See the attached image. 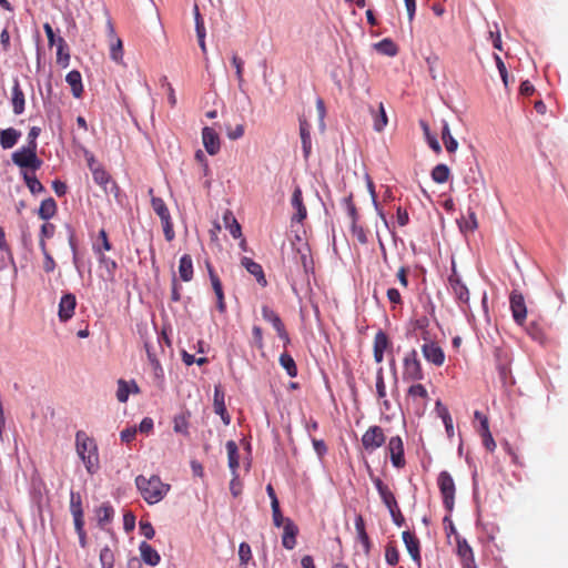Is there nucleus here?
Instances as JSON below:
<instances>
[{
	"instance_id": "15",
	"label": "nucleus",
	"mask_w": 568,
	"mask_h": 568,
	"mask_svg": "<svg viewBox=\"0 0 568 568\" xmlns=\"http://www.w3.org/2000/svg\"><path fill=\"white\" fill-rule=\"evenodd\" d=\"M206 266H207L211 285H212V288L216 296V307L220 313H225L226 304H225V300H224L222 282H221L220 277L217 276V274L215 273L212 265L210 263H206Z\"/></svg>"
},
{
	"instance_id": "16",
	"label": "nucleus",
	"mask_w": 568,
	"mask_h": 568,
	"mask_svg": "<svg viewBox=\"0 0 568 568\" xmlns=\"http://www.w3.org/2000/svg\"><path fill=\"white\" fill-rule=\"evenodd\" d=\"M77 306L75 295L72 293L64 294L59 303V312L58 316L61 322L69 321L73 314Z\"/></svg>"
},
{
	"instance_id": "24",
	"label": "nucleus",
	"mask_w": 568,
	"mask_h": 568,
	"mask_svg": "<svg viewBox=\"0 0 568 568\" xmlns=\"http://www.w3.org/2000/svg\"><path fill=\"white\" fill-rule=\"evenodd\" d=\"M300 135L304 158L307 159L312 151L311 124L305 118H300Z\"/></svg>"
},
{
	"instance_id": "21",
	"label": "nucleus",
	"mask_w": 568,
	"mask_h": 568,
	"mask_svg": "<svg viewBox=\"0 0 568 568\" xmlns=\"http://www.w3.org/2000/svg\"><path fill=\"white\" fill-rule=\"evenodd\" d=\"M298 528L291 518H286L283 526L282 545L285 549H293L296 546Z\"/></svg>"
},
{
	"instance_id": "50",
	"label": "nucleus",
	"mask_w": 568,
	"mask_h": 568,
	"mask_svg": "<svg viewBox=\"0 0 568 568\" xmlns=\"http://www.w3.org/2000/svg\"><path fill=\"white\" fill-rule=\"evenodd\" d=\"M271 507H272V515H273V524H274V526L275 527L284 526L286 518H284L283 515H282V511H281V508H280V503L278 501L272 503Z\"/></svg>"
},
{
	"instance_id": "53",
	"label": "nucleus",
	"mask_w": 568,
	"mask_h": 568,
	"mask_svg": "<svg viewBox=\"0 0 568 568\" xmlns=\"http://www.w3.org/2000/svg\"><path fill=\"white\" fill-rule=\"evenodd\" d=\"M239 557L242 565H246L252 558L251 547L246 542H241L239 547Z\"/></svg>"
},
{
	"instance_id": "33",
	"label": "nucleus",
	"mask_w": 568,
	"mask_h": 568,
	"mask_svg": "<svg viewBox=\"0 0 568 568\" xmlns=\"http://www.w3.org/2000/svg\"><path fill=\"white\" fill-rule=\"evenodd\" d=\"M93 164L94 161L91 159V161H89V166L91 169L94 182L101 185L103 189H106V184L110 182V174L100 165L94 166Z\"/></svg>"
},
{
	"instance_id": "25",
	"label": "nucleus",
	"mask_w": 568,
	"mask_h": 568,
	"mask_svg": "<svg viewBox=\"0 0 568 568\" xmlns=\"http://www.w3.org/2000/svg\"><path fill=\"white\" fill-rule=\"evenodd\" d=\"M214 412L221 416L225 425L231 423V416L229 415L224 403V392L220 386H216L214 389Z\"/></svg>"
},
{
	"instance_id": "11",
	"label": "nucleus",
	"mask_w": 568,
	"mask_h": 568,
	"mask_svg": "<svg viewBox=\"0 0 568 568\" xmlns=\"http://www.w3.org/2000/svg\"><path fill=\"white\" fill-rule=\"evenodd\" d=\"M509 303L514 321L521 326L527 317V307L523 294L514 290L510 293Z\"/></svg>"
},
{
	"instance_id": "47",
	"label": "nucleus",
	"mask_w": 568,
	"mask_h": 568,
	"mask_svg": "<svg viewBox=\"0 0 568 568\" xmlns=\"http://www.w3.org/2000/svg\"><path fill=\"white\" fill-rule=\"evenodd\" d=\"M389 346H390V342H389L387 334L383 331H378L374 337L373 348L377 349V351L385 352Z\"/></svg>"
},
{
	"instance_id": "18",
	"label": "nucleus",
	"mask_w": 568,
	"mask_h": 568,
	"mask_svg": "<svg viewBox=\"0 0 568 568\" xmlns=\"http://www.w3.org/2000/svg\"><path fill=\"white\" fill-rule=\"evenodd\" d=\"M241 265L255 277L256 282L262 286H267V280L264 274L263 267L261 264L256 263L252 258L247 256H243L241 260Z\"/></svg>"
},
{
	"instance_id": "8",
	"label": "nucleus",
	"mask_w": 568,
	"mask_h": 568,
	"mask_svg": "<svg viewBox=\"0 0 568 568\" xmlns=\"http://www.w3.org/2000/svg\"><path fill=\"white\" fill-rule=\"evenodd\" d=\"M12 161L20 168H31L32 170H38L42 161L37 156V149L33 145H27L16 151L12 154Z\"/></svg>"
},
{
	"instance_id": "5",
	"label": "nucleus",
	"mask_w": 568,
	"mask_h": 568,
	"mask_svg": "<svg viewBox=\"0 0 568 568\" xmlns=\"http://www.w3.org/2000/svg\"><path fill=\"white\" fill-rule=\"evenodd\" d=\"M437 485L443 497V504L448 511H452L455 505L456 486L453 477L446 470L439 473Z\"/></svg>"
},
{
	"instance_id": "29",
	"label": "nucleus",
	"mask_w": 568,
	"mask_h": 568,
	"mask_svg": "<svg viewBox=\"0 0 568 568\" xmlns=\"http://www.w3.org/2000/svg\"><path fill=\"white\" fill-rule=\"evenodd\" d=\"M95 516L99 527L104 528L113 519L114 509L109 503H103L99 508H97Z\"/></svg>"
},
{
	"instance_id": "35",
	"label": "nucleus",
	"mask_w": 568,
	"mask_h": 568,
	"mask_svg": "<svg viewBox=\"0 0 568 568\" xmlns=\"http://www.w3.org/2000/svg\"><path fill=\"white\" fill-rule=\"evenodd\" d=\"M20 132L16 129L9 128L0 133V143L3 149H11L19 140Z\"/></svg>"
},
{
	"instance_id": "51",
	"label": "nucleus",
	"mask_w": 568,
	"mask_h": 568,
	"mask_svg": "<svg viewBox=\"0 0 568 568\" xmlns=\"http://www.w3.org/2000/svg\"><path fill=\"white\" fill-rule=\"evenodd\" d=\"M494 59H495V62H496V67L499 71V74H500V78L504 82V85L506 88H508L509 85V78H508V71H507V68L504 63V61L501 60V58L498 55V54H494Z\"/></svg>"
},
{
	"instance_id": "61",
	"label": "nucleus",
	"mask_w": 568,
	"mask_h": 568,
	"mask_svg": "<svg viewBox=\"0 0 568 568\" xmlns=\"http://www.w3.org/2000/svg\"><path fill=\"white\" fill-rule=\"evenodd\" d=\"M187 426V419L185 416L180 415L174 417V430L176 433L186 434Z\"/></svg>"
},
{
	"instance_id": "40",
	"label": "nucleus",
	"mask_w": 568,
	"mask_h": 568,
	"mask_svg": "<svg viewBox=\"0 0 568 568\" xmlns=\"http://www.w3.org/2000/svg\"><path fill=\"white\" fill-rule=\"evenodd\" d=\"M450 175V170L446 164H437L432 170V179L434 182L438 184H443L448 181Z\"/></svg>"
},
{
	"instance_id": "14",
	"label": "nucleus",
	"mask_w": 568,
	"mask_h": 568,
	"mask_svg": "<svg viewBox=\"0 0 568 568\" xmlns=\"http://www.w3.org/2000/svg\"><path fill=\"white\" fill-rule=\"evenodd\" d=\"M371 478L385 507L389 510L398 506L397 499L390 487L379 477L372 476Z\"/></svg>"
},
{
	"instance_id": "13",
	"label": "nucleus",
	"mask_w": 568,
	"mask_h": 568,
	"mask_svg": "<svg viewBox=\"0 0 568 568\" xmlns=\"http://www.w3.org/2000/svg\"><path fill=\"white\" fill-rule=\"evenodd\" d=\"M424 358L435 366H442L445 363V353L436 342H428L422 345Z\"/></svg>"
},
{
	"instance_id": "41",
	"label": "nucleus",
	"mask_w": 568,
	"mask_h": 568,
	"mask_svg": "<svg viewBox=\"0 0 568 568\" xmlns=\"http://www.w3.org/2000/svg\"><path fill=\"white\" fill-rule=\"evenodd\" d=\"M375 49L385 55L395 57L398 52L397 45L390 39H383L375 44Z\"/></svg>"
},
{
	"instance_id": "62",
	"label": "nucleus",
	"mask_w": 568,
	"mask_h": 568,
	"mask_svg": "<svg viewBox=\"0 0 568 568\" xmlns=\"http://www.w3.org/2000/svg\"><path fill=\"white\" fill-rule=\"evenodd\" d=\"M352 233L361 244L367 242L366 232L362 226L357 225V222L352 223Z\"/></svg>"
},
{
	"instance_id": "56",
	"label": "nucleus",
	"mask_w": 568,
	"mask_h": 568,
	"mask_svg": "<svg viewBox=\"0 0 568 568\" xmlns=\"http://www.w3.org/2000/svg\"><path fill=\"white\" fill-rule=\"evenodd\" d=\"M94 244H98L102 248L103 253L104 251L112 250V244L110 243L108 234L104 229L99 231L98 240Z\"/></svg>"
},
{
	"instance_id": "63",
	"label": "nucleus",
	"mask_w": 568,
	"mask_h": 568,
	"mask_svg": "<svg viewBox=\"0 0 568 568\" xmlns=\"http://www.w3.org/2000/svg\"><path fill=\"white\" fill-rule=\"evenodd\" d=\"M230 491L233 495V497H237L242 494V483L239 480L237 473L233 475V478L230 483Z\"/></svg>"
},
{
	"instance_id": "2",
	"label": "nucleus",
	"mask_w": 568,
	"mask_h": 568,
	"mask_svg": "<svg viewBox=\"0 0 568 568\" xmlns=\"http://www.w3.org/2000/svg\"><path fill=\"white\" fill-rule=\"evenodd\" d=\"M77 453L85 465L89 474L93 475L100 468L98 445L95 440L89 437L83 430L75 434Z\"/></svg>"
},
{
	"instance_id": "3",
	"label": "nucleus",
	"mask_w": 568,
	"mask_h": 568,
	"mask_svg": "<svg viewBox=\"0 0 568 568\" xmlns=\"http://www.w3.org/2000/svg\"><path fill=\"white\" fill-rule=\"evenodd\" d=\"M149 195L151 196V206L161 220L165 240L168 242L173 241L175 232L172 217L165 202L161 197L154 195L153 189L149 190Z\"/></svg>"
},
{
	"instance_id": "26",
	"label": "nucleus",
	"mask_w": 568,
	"mask_h": 568,
	"mask_svg": "<svg viewBox=\"0 0 568 568\" xmlns=\"http://www.w3.org/2000/svg\"><path fill=\"white\" fill-rule=\"evenodd\" d=\"M11 103H12L14 114L19 115V114L23 113L24 105H26V99H24V93L20 87L18 79H16L13 82Z\"/></svg>"
},
{
	"instance_id": "10",
	"label": "nucleus",
	"mask_w": 568,
	"mask_h": 568,
	"mask_svg": "<svg viewBox=\"0 0 568 568\" xmlns=\"http://www.w3.org/2000/svg\"><path fill=\"white\" fill-rule=\"evenodd\" d=\"M448 284L456 300L462 304H468L469 291L457 273L455 264H453L452 273L448 277Z\"/></svg>"
},
{
	"instance_id": "9",
	"label": "nucleus",
	"mask_w": 568,
	"mask_h": 568,
	"mask_svg": "<svg viewBox=\"0 0 568 568\" xmlns=\"http://www.w3.org/2000/svg\"><path fill=\"white\" fill-rule=\"evenodd\" d=\"M386 442V436L381 426H369L362 436V445L368 453L382 447Z\"/></svg>"
},
{
	"instance_id": "6",
	"label": "nucleus",
	"mask_w": 568,
	"mask_h": 568,
	"mask_svg": "<svg viewBox=\"0 0 568 568\" xmlns=\"http://www.w3.org/2000/svg\"><path fill=\"white\" fill-rule=\"evenodd\" d=\"M70 511L73 516L74 528L79 535L82 546L85 545V531L81 495L75 491L70 494Z\"/></svg>"
},
{
	"instance_id": "55",
	"label": "nucleus",
	"mask_w": 568,
	"mask_h": 568,
	"mask_svg": "<svg viewBox=\"0 0 568 568\" xmlns=\"http://www.w3.org/2000/svg\"><path fill=\"white\" fill-rule=\"evenodd\" d=\"M252 344L258 349H262L264 347L263 331L257 325H254L252 328Z\"/></svg>"
},
{
	"instance_id": "19",
	"label": "nucleus",
	"mask_w": 568,
	"mask_h": 568,
	"mask_svg": "<svg viewBox=\"0 0 568 568\" xmlns=\"http://www.w3.org/2000/svg\"><path fill=\"white\" fill-rule=\"evenodd\" d=\"M291 204L296 213L292 216V221L303 222L307 216V210L303 202V194L300 186H296L292 194Z\"/></svg>"
},
{
	"instance_id": "27",
	"label": "nucleus",
	"mask_w": 568,
	"mask_h": 568,
	"mask_svg": "<svg viewBox=\"0 0 568 568\" xmlns=\"http://www.w3.org/2000/svg\"><path fill=\"white\" fill-rule=\"evenodd\" d=\"M140 555L142 560L150 565L156 566L161 561V557L159 552L146 541H142L139 546Z\"/></svg>"
},
{
	"instance_id": "58",
	"label": "nucleus",
	"mask_w": 568,
	"mask_h": 568,
	"mask_svg": "<svg viewBox=\"0 0 568 568\" xmlns=\"http://www.w3.org/2000/svg\"><path fill=\"white\" fill-rule=\"evenodd\" d=\"M271 324L273 325L274 329L276 331V333L281 339H284L285 342L290 341L285 325L283 324L280 316Z\"/></svg>"
},
{
	"instance_id": "34",
	"label": "nucleus",
	"mask_w": 568,
	"mask_h": 568,
	"mask_svg": "<svg viewBox=\"0 0 568 568\" xmlns=\"http://www.w3.org/2000/svg\"><path fill=\"white\" fill-rule=\"evenodd\" d=\"M55 213H57V203H55L54 199L48 197L41 202L38 214L42 220L48 221L51 217H53L55 215Z\"/></svg>"
},
{
	"instance_id": "7",
	"label": "nucleus",
	"mask_w": 568,
	"mask_h": 568,
	"mask_svg": "<svg viewBox=\"0 0 568 568\" xmlns=\"http://www.w3.org/2000/svg\"><path fill=\"white\" fill-rule=\"evenodd\" d=\"M407 400L413 405L415 414L420 416L428 406V392L424 385L413 384L407 390Z\"/></svg>"
},
{
	"instance_id": "52",
	"label": "nucleus",
	"mask_w": 568,
	"mask_h": 568,
	"mask_svg": "<svg viewBox=\"0 0 568 568\" xmlns=\"http://www.w3.org/2000/svg\"><path fill=\"white\" fill-rule=\"evenodd\" d=\"M232 64L235 68L236 78H237L239 84L241 87L242 83L244 82V78H243L244 61L237 54H233Z\"/></svg>"
},
{
	"instance_id": "49",
	"label": "nucleus",
	"mask_w": 568,
	"mask_h": 568,
	"mask_svg": "<svg viewBox=\"0 0 568 568\" xmlns=\"http://www.w3.org/2000/svg\"><path fill=\"white\" fill-rule=\"evenodd\" d=\"M194 20H195V30L197 38H205V27L203 18L200 13L197 4L194 6Z\"/></svg>"
},
{
	"instance_id": "30",
	"label": "nucleus",
	"mask_w": 568,
	"mask_h": 568,
	"mask_svg": "<svg viewBox=\"0 0 568 568\" xmlns=\"http://www.w3.org/2000/svg\"><path fill=\"white\" fill-rule=\"evenodd\" d=\"M67 83L71 87V91L74 98H81L83 93L82 77L77 70L70 71L65 77Z\"/></svg>"
},
{
	"instance_id": "23",
	"label": "nucleus",
	"mask_w": 568,
	"mask_h": 568,
	"mask_svg": "<svg viewBox=\"0 0 568 568\" xmlns=\"http://www.w3.org/2000/svg\"><path fill=\"white\" fill-rule=\"evenodd\" d=\"M403 541L405 544V547L412 557V559L417 564L420 565L422 557H420V550H419V540L418 538L412 534L410 531H403L402 534Z\"/></svg>"
},
{
	"instance_id": "54",
	"label": "nucleus",
	"mask_w": 568,
	"mask_h": 568,
	"mask_svg": "<svg viewBox=\"0 0 568 568\" xmlns=\"http://www.w3.org/2000/svg\"><path fill=\"white\" fill-rule=\"evenodd\" d=\"M111 59L115 62H121L123 58V45L120 39H116L115 43L111 45L110 52Z\"/></svg>"
},
{
	"instance_id": "44",
	"label": "nucleus",
	"mask_w": 568,
	"mask_h": 568,
	"mask_svg": "<svg viewBox=\"0 0 568 568\" xmlns=\"http://www.w3.org/2000/svg\"><path fill=\"white\" fill-rule=\"evenodd\" d=\"M224 222L226 224V227L229 229L231 235L234 239H239L242 236V229L239 222L235 220V217L232 215V213H227L224 215Z\"/></svg>"
},
{
	"instance_id": "22",
	"label": "nucleus",
	"mask_w": 568,
	"mask_h": 568,
	"mask_svg": "<svg viewBox=\"0 0 568 568\" xmlns=\"http://www.w3.org/2000/svg\"><path fill=\"white\" fill-rule=\"evenodd\" d=\"M202 140L209 154L215 155L220 151V138L214 129L205 126L202 130Z\"/></svg>"
},
{
	"instance_id": "4",
	"label": "nucleus",
	"mask_w": 568,
	"mask_h": 568,
	"mask_svg": "<svg viewBox=\"0 0 568 568\" xmlns=\"http://www.w3.org/2000/svg\"><path fill=\"white\" fill-rule=\"evenodd\" d=\"M422 362L416 349L407 352L403 358V379L405 382H418L424 379Z\"/></svg>"
},
{
	"instance_id": "1",
	"label": "nucleus",
	"mask_w": 568,
	"mask_h": 568,
	"mask_svg": "<svg viewBox=\"0 0 568 568\" xmlns=\"http://www.w3.org/2000/svg\"><path fill=\"white\" fill-rule=\"evenodd\" d=\"M135 485L141 496L149 505L160 503L168 495L171 488V486L163 483L158 475H152L149 478L143 475H139L135 478Z\"/></svg>"
},
{
	"instance_id": "28",
	"label": "nucleus",
	"mask_w": 568,
	"mask_h": 568,
	"mask_svg": "<svg viewBox=\"0 0 568 568\" xmlns=\"http://www.w3.org/2000/svg\"><path fill=\"white\" fill-rule=\"evenodd\" d=\"M369 112L373 116V128L376 132H382L388 123L387 114L384 104L379 102L378 108L375 110L369 108Z\"/></svg>"
},
{
	"instance_id": "43",
	"label": "nucleus",
	"mask_w": 568,
	"mask_h": 568,
	"mask_svg": "<svg viewBox=\"0 0 568 568\" xmlns=\"http://www.w3.org/2000/svg\"><path fill=\"white\" fill-rule=\"evenodd\" d=\"M280 364L286 371L290 377H295L297 375L295 361L288 353L281 354Z\"/></svg>"
},
{
	"instance_id": "36",
	"label": "nucleus",
	"mask_w": 568,
	"mask_h": 568,
	"mask_svg": "<svg viewBox=\"0 0 568 568\" xmlns=\"http://www.w3.org/2000/svg\"><path fill=\"white\" fill-rule=\"evenodd\" d=\"M442 140L448 153H454L458 149V142L452 135L449 125L446 121H443Z\"/></svg>"
},
{
	"instance_id": "64",
	"label": "nucleus",
	"mask_w": 568,
	"mask_h": 568,
	"mask_svg": "<svg viewBox=\"0 0 568 568\" xmlns=\"http://www.w3.org/2000/svg\"><path fill=\"white\" fill-rule=\"evenodd\" d=\"M138 429L135 427H128L120 433L121 440L123 443H131L136 435Z\"/></svg>"
},
{
	"instance_id": "20",
	"label": "nucleus",
	"mask_w": 568,
	"mask_h": 568,
	"mask_svg": "<svg viewBox=\"0 0 568 568\" xmlns=\"http://www.w3.org/2000/svg\"><path fill=\"white\" fill-rule=\"evenodd\" d=\"M93 252L98 256L99 264L105 270L106 278L111 282L114 281L115 271L118 268L116 262L108 257L98 244H93Z\"/></svg>"
},
{
	"instance_id": "12",
	"label": "nucleus",
	"mask_w": 568,
	"mask_h": 568,
	"mask_svg": "<svg viewBox=\"0 0 568 568\" xmlns=\"http://www.w3.org/2000/svg\"><path fill=\"white\" fill-rule=\"evenodd\" d=\"M387 450L394 467L403 468L406 464L404 456V444L399 436H393L388 440Z\"/></svg>"
},
{
	"instance_id": "46",
	"label": "nucleus",
	"mask_w": 568,
	"mask_h": 568,
	"mask_svg": "<svg viewBox=\"0 0 568 568\" xmlns=\"http://www.w3.org/2000/svg\"><path fill=\"white\" fill-rule=\"evenodd\" d=\"M23 179L32 194H38L44 191V186L34 174L24 173Z\"/></svg>"
},
{
	"instance_id": "31",
	"label": "nucleus",
	"mask_w": 568,
	"mask_h": 568,
	"mask_svg": "<svg viewBox=\"0 0 568 568\" xmlns=\"http://www.w3.org/2000/svg\"><path fill=\"white\" fill-rule=\"evenodd\" d=\"M179 274L184 282H190L193 278V261L191 255L184 254L180 258Z\"/></svg>"
},
{
	"instance_id": "59",
	"label": "nucleus",
	"mask_w": 568,
	"mask_h": 568,
	"mask_svg": "<svg viewBox=\"0 0 568 568\" xmlns=\"http://www.w3.org/2000/svg\"><path fill=\"white\" fill-rule=\"evenodd\" d=\"M388 511H389L393 523L397 527H402L405 525V517L399 508V505L396 506L395 508L389 509Z\"/></svg>"
},
{
	"instance_id": "48",
	"label": "nucleus",
	"mask_w": 568,
	"mask_h": 568,
	"mask_svg": "<svg viewBox=\"0 0 568 568\" xmlns=\"http://www.w3.org/2000/svg\"><path fill=\"white\" fill-rule=\"evenodd\" d=\"M131 390L130 385L124 379H119L118 382V390H116V398L120 403H125L129 398Z\"/></svg>"
},
{
	"instance_id": "57",
	"label": "nucleus",
	"mask_w": 568,
	"mask_h": 568,
	"mask_svg": "<svg viewBox=\"0 0 568 568\" xmlns=\"http://www.w3.org/2000/svg\"><path fill=\"white\" fill-rule=\"evenodd\" d=\"M344 204L346 206L348 216L352 220V223L357 222L358 214H357L356 206H355V204L353 202V196L348 195L347 197H345L344 199Z\"/></svg>"
},
{
	"instance_id": "45",
	"label": "nucleus",
	"mask_w": 568,
	"mask_h": 568,
	"mask_svg": "<svg viewBox=\"0 0 568 568\" xmlns=\"http://www.w3.org/2000/svg\"><path fill=\"white\" fill-rule=\"evenodd\" d=\"M385 560L389 566H396L399 562V551L394 542L386 545Z\"/></svg>"
},
{
	"instance_id": "17",
	"label": "nucleus",
	"mask_w": 568,
	"mask_h": 568,
	"mask_svg": "<svg viewBox=\"0 0 568 568\" xmlns=\"http://www.w3.org/2000/svg\"><path fill=\"white\" fill-rule=\"evenodd\" d=\"M457 555L462 560L463 568H477L471 547L466 539L457 537Z\"/></svg>"
},
{
	"instance_id": "37",
	"label": "nucleus",
	"mask_w": 568,
	"mask_h": 568,
	"mask_svg": "<svg viewBox=\"0 0 568 568\" xmlns=\"http://www.w3.org/2000/svg\"><path fill=\"white\" fill-rule=\"evenodd\" d=\"M70 61L69 48L65 40L61 37H58V45H57V63L63 68H67Z\"/></svg>"
},
{
	"instance_id": "39",
	"label": "nucleus",
	"mask_w": 568,
	"mask_h": 568,
	"mask_svg": "<svg viewBox=\"0 0 568 568\" xmlns=\"http://www.w3.org/2000/svg\"><path fill=\"white\" fill-rule=\"evenodd\" d=\"M419 125H420V128H422V130H423V133H424V135H425V139H426V141H427V143H428L429 148H430L435 153H437V154H438V153H440V152H442V146H440V144H439V142H438V140H437V138H436L434 134H432L430 129H429V125L427 124V122H425V121L420 120V121H419Z\"/></svg>"
},
{
	"instance_id": "42",
	"label": "nucleus",
	"mask_w": 568,
	"mask_h": 568,
	"mask_svg": "<svg viewBox=\"0 0 568 568\" xmlns=\"http://www.w3.org/2000/svg\"><path fill=\"white\" fill-rule=\"evenodd\" d=\"M436 406H437L439 416L442 417L443 423L445 425L446 433H447L448 437H453L454 436V426H453V419H452V416H450L448 409L446 407H444L440 402H437Z\"/></svg>"
},
{
	"instance_id": "38",
	"label": "nucleus",
	"mask_w": 568,
	"mask_h": 568,
	"mask_svg": "<svg viewBox=\"0 0 568 568\" xmlns=\"http://www.w3.org/2000/svg\"><path fill=\"white\" fill-rule=\"evenodd\" d=\"M376 393L379 399H383V405L386 409H389V402L386 399V385L384 381V369L379 367L376 373Z\"/></svg>"
},
{
	"instance_id": "60",
	"label": "nucleus",
	"mask_w": 568,
	"mask_h": 568,
	"mask_svg": "<svg viewBox=\"0 0 568 568\" xmlns=\"http://www.w3.org/2000/svg\"><path fill=\"white\" fill-rule=\"evenodd\" d=\"M139 527L141 535H143L146 539H152L154 537L155 530L150 521L141 520Z\"/></svg>"
},
{
	"instance_id": "32",
	"label": "nucleus",
	"mask_w": 568,
	"mask_h": 568,
	"mask_svg": "<svg viewBox=\"0 0 568 568\" xmlns=\"http://www.w3.org/2000/svg\"><path fill=\"white\" fill-rule=\"evenodd\" d=\"M226 452H227L229 467L232 470V474L235 475V473H237V468L240 465V456H239L237 445L234 440H229L226 443Z\"/></svg>"
}]
</instances>
